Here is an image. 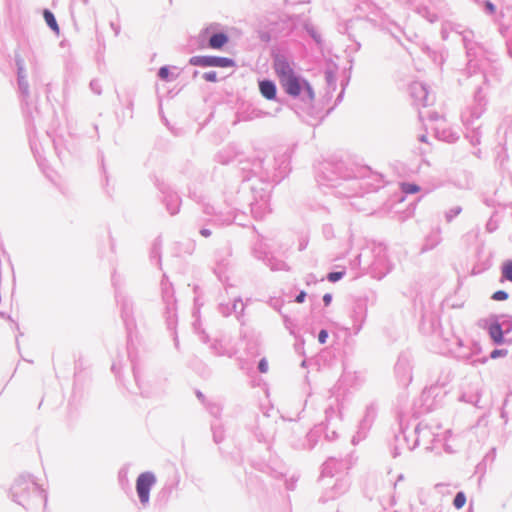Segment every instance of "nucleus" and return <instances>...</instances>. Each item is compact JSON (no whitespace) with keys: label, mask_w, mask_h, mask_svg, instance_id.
<instances>
[{"label":"nucleus","mask_w":512,"mask_h":512,"mask_svg":"<svg viewBox=\"0 0 512 512\" xmlns=\"http://www.w3.org/2000/svg\"><path fill=\"white\" fill-rule=\"evenodd\" d=\"M276 75L279 78V82L284 78L291 76L294 73L290 63L281 56H277L273 64Z\"/></svg>","instance_id":"20e7f679"},{"label":"nucleus","mask_w":512,"mask_h":512,"mask_svg":"<svg viewBox=\"0 0 512 512\" xmlns=\"http://www.w3.org/2000/svg\"><path fill=\"white\" fill-rule=\"evenodd\" d=\"M44 19L47 23V25L56 33V34H59V26L56 22V19L54 17V15L49 11V10H45L44 13Z\"/></svg>","instance_id":"6e6552de"},{"label":"nucleus","mask_w":512,"mask_h":512,"mask_svg":"<svg viewBox=\"0 0 512 512\" xmlns=\"http://www.w3.org/2000/svg\"><path fill=\"white\" fill-rule=\"evenodd\" d=\"M492 299L495 301H504L508 299V294L503 290H499L493 293Z\"/></svg>","instance_id":"f8f14e48"},{"label":"nucleus","mask_w":512,"mask_h":512,"mask_svg":"<svg viewBox=\"0 0 512 512\" xmlns=\"http://www.w3.org/2000/svg\"><path fill=\"white\" fill-rule=\"evenodd\" d=\"M259 370L261 373H266L268 371V364H267V361L265 359H262L260 362H259V366H258Z\"/></svg>","instance_id":"f3484780"},{"label":"nucleus","mask_w":512,"mask_h":512,"mask_svg":"<svg viewBox=\"0 0 512 512\" xmlns=\"http://www.w3.org/2000/svg\"><path fill=\"white\" fill-rule=\"evenodd\" d=\"M190 63L194 66L201 67H233L234 61L226 57L215 56H195L190 59Z\"/></svg>","instance_id":"f03ea898"},{"label":"nucleus","mask_w":512,"mask_h":512,"mask_svg":"<svg viewBox=\"0 0 512 512\" xmlns=\"http://www.w3.org/2000/svg\"><path fill=\"white\" fill-rule=\"evenodd\" d=\"M506 354H507L506 350L496 349V350L492 351L491 358L496 359L500 356H505Z\"/></svg>","instance_id":"dca6fc26"},{"label":"nucleus","mask_w":512,"mask_h":512,"mask_svg":"<svg viewBox=\"0 0 512 512\" xmlns=\"http://www.w3.org/2000/svg\"><path fill=\"white\" fill-rule=\"evenodd\" d=\"M228 42V37L224 33H217L209 39V47L220 49Z\"/></svg>","instance_id":"0eeeda50"},{"label":"nucleus","mask_w":512,"mask_h":512,"mask_svg":"<svg viewBox=\"0 0 512 512\" xmlns=\"http://www.w3.org/2000/svg\"><path fill=\"white\" fill-rule=\"evenodd\" d=\"M155 482L156 478L150 472H145L138 476L136 481V490L140 501L143 504H146L149 501V491Z\"/></svg>","instance_id":"7ed1b4c3"},{"label":"nucleus","mask_w":512,"mask_h":512,"mask_svg":"<svg viewBox=\"0 0 512 512\" xmlns=\"http://www.w3.org/2000/svg\"><path fill=\"white\" fill-rule=\"evenodd\" d=\"M485 5H486L487 10L490 13H494L495 12V6L491 2L487 1Z\"/></svg>","instance_id":"aec40b11"},{"label":"nucleus","mask_w":512,"mask_h":512,"mask_svg":"<svg viewBox=\"0 0 512 512\" xmlns=\"http://www.w3.org/2000/svg\"><path fill=\"white\" fill-rule=\"evenodd\" d=\"M259 89L263 97L273 100L276 96V86L272 81L264 80L259 83Z\"/></svg>","instance_id":"39448f33"},{"label":"nucleus","mask_w":512,"mask_h":512,"mask_svg":"<svg viewBox=\"0 0 512 512\" xmlns=\"http://www.w3.org/2000/svg\"><path fill=\"white\" fill-rule=\"evenodd\" d=\"M327 337H328L327 331L321 330L318 335V340L320 343L323 344L326 342Z\"/></svg>","instance_id":"a211bd4d"},{"label":"nucleus","mask_w":512,"mask_h":512,"mask_svg":"<svg viewBox=\"0 0 512 512\" xmlns=\"http://www.w3.org/2000/svg\"><path fill=\"white\" fill-rule=\"evenodd\" d=\"M202 234H203L204 236H209V235H210V231H208V230H203V231H202Z\"/></svg>","instance_id":"4be33fe9"},{"label":"nucleus","mask_w":512,"mask_h":512,"mask_svg":"<svg viewBox=\"0 0 512 512\" xmlns=\"http://www.w3.org/2000/svg\"><path fill=\"white\" fill-rule=\"evenodd\" d=\"M502 275L505 279L512 282V261L508 260L503 264Z\"/></svg>","instance_id":"9d476101"},{"label":"nucleus","mask_w":512,"mask_h":512,"mask_svg":"<svg viewBox=\"0 0 512 512\" xmlns=\"http://www.w3.org/2000/svg\"><path fill=\"white\" fill-rule=\"evenodd\" d=\"M466 503V496L463 492H459L456 494L453 504L455 508L461 509Z\"/></svg>","instance_id":"9b49d317"},{"label":"nucleus","mask_w":512,"mask_h":512,"mask_svg":"<svg viewBox=\"0 0 512 512\" xmlns=\"http://www.w3.org/2000/svg\"><path fill=\"white\" fill-rule=\"evenodd\" d=\"M489 335L496 344H502L504 342L503 330L499 323L495 322L489 326Z\"/></svg>","instance_id":"423d86ee"},{"label":"nucleus","mask_w":512,"mask_h":512,"mask_svg":"<svg viewBox=\"0 0 512 512\" xmlns=\"http://www.w3.org/2000/svg\"><path fill=\"white\" fill-rule=\"evenodd\" d=\"M400 187L405 194H415L420 191V187L413 183H402Z\"/></svg>","instance_id":"1a4fd4ad"},{"label":"nucleus","mask_w":512,"mask_h":512,"mask_svg":"<svg viewBox=\"0 0 512 512\" xmlns=\"http://www.w3.org/2000/svg\"><path fill=\"white\" fill-rule=\"evenodd\" d=\"M305 297H306V293H305L304 291H301V292L297 295V297H296V302H298V303H302V302L304 301Z\"/></svg>","instance_id":"6ab92c4d"},{"label":"nucleus","mask_w":512,"mask_h":512,"mask_svg":"<svg viewBox=\"0 0 512 512\" xmlns=\"http://www.w3.org/2000/svg\"><path fill=\"white\" fill-rule=\"evenodd\" d=\"M280 84L286 93L291 96H299L303 87L306 89L311 98L314 96L310 84L307 81H301L300 78L295 75V73L281 80Z\"/></svg>","instance_id":"f257e3e1"},{"label":"nucleus","mask_w":512,"mask_h":512,"mask_svg":"<svg viewBox=\"0 0 512 512\" xmlns=\"http://www.w3.org/2000/svg\"><path fill=\"white\" fill-rule=\"evenodd\" d=\"M203 78L208 82H216L217 81V73L214 71L206 72L203 74Z\"/></svg>","instance_id":"4468645a"},{"label":"nucleus","mask_w":512,"mask_h":512,"mask_svg":"<svg viewBox=\"0 0 512 512\" xmlns=\"http://www.w3.org/2000/svg\"><path fill=\"white\" fill-rule=\"evenodd\" d=\"M159 77L163 80H167L169 77V69L167 67H161L158 73Z\"/></svg>","instance_id":"2eb2a0df"},{"label":"nucleus","mask_w":512,"mask_h":512,"mask_svg":"<svg viewBox=\"0 0 512 512\" xmlns=\"http://www.w3.org/2000/svg\"><path fill=\"white\" fill-rule=\"evenodd\" d=\"M344 275V272H331L328 274V280L330 282H336L340 280Z\"/></svg>","instance_id":"ddd939ff"},{"label":"nucleus","mask_w":512,"mask_h":512,"mask_svg":"<svg viewBox=\"0 0 512 512\" xmlns=\"http://www.w3.org/2000/svg\"><path fill=\"white\" fill-rule=\"evenodd\" d=\"M331 300H332V297H331V295H330V294H325V295L323 296V301H324L325 305H329V304H330V302H331Z\"/></svg>","instance_id":"412c9836"}]
</instances>
